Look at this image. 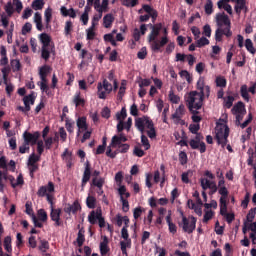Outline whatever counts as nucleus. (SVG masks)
I'll return each instance as SVG.
<instances>
[{
	"label": "nucleus",
	"mask_w": 256,
	"mask_h": 256,
	"mask_svg": "<svg viewBox=\"0 0 256 256\" xmlns=\"http://www.w3.org/2000/svg\"><path fill=\"white\" fill-rule=\"evenodd\" d=\"M215 137L218 145L222 148L227 145V138L229 137V126L227 125V115L220 118L215 127Z\"/></svg>",
	"instance_id": "f257e3e1"
},
{
	"label": "nucleus",
	"mask_w": 256,
	"mask_h": 256,
	"mask_svg": "<svg viewBox=\"0 0 256 256\" xmlns=\"http://www.w3.org/2000/svg\"><path fill=\"white\" fill-rule=\"evenodd\" d=\"M40 43L42 44L41 48V57L45 61H49L51 55L55 57V44L51 39V36L47 33H42L38 36Z\"/></svg>",
	"instance_id": "f03ea898"
},
{
	"label": "nucleus",
	"mask_w": 256,
	"mask_h": 256,
	"mask_svg": "<svg viewBox=\"0 0 256 256\" xmlns=\"http://www.w3.org/2000/svg\"><path fill=\"white\" fill-rule=\"evenodd\" d=\"M88 6L94 5L95 11H97L98 14L94 15L92 19V26L97 27L99 21H101L103 17V13H107L109 9V0H86Z\"/></svg>",
	"instance_id": "7ed1b4c3"
},
{
	"label": "nucleus",
	"mask_w": 256,
	"mask_h": 256,
	"mask_svg": "<svg viewBox=\"0 0 256 256\" xmlns=\"http://www.w3.org/2000/svg\"><path fill=\"white\" fill-rule=\"evenodd\" d=\"M135 127L142 134L147 133L150 139H155L157 137V133L155 132V126H153V121L149 119V117H141L135 120Z\"/></svg>",
	"instance_id": "20e7f679"
},
{
	"label": "nucleus",
	"mask_w": 256,
	"mask_h": 256,
	"mask_svg": "<svg viewBox=\"0 0 256 256\" xmlns=\"http://www.w3.org/2000/svg\"><path fill=\"white\" fill-rule=\"evenodd\" d=\"M203 99H205V96L201 95L198 91H191L186 94L185 100L189 111H191V113L199 111V109L203 107Z\"/></svg>",
	"instance_id": "39448f33"
},
{
	"label": "nucleus",
	"mask_w": 256,
	"mask_h": 256,
	"mask_svg": "<svg viewBox=\"0 0 256 256\" xmlns=\"http://www.w3.org/2000/svg\"><path fill=\"white\" fill-rule=\"evenodd\" d=\"M163 28V25L156 24L151 25V32L148 35V42L150 43V47L152 51H159V33H161V29Z\"/></svg>",
	"instance_id": "423d86ee"
},
{
	"label": "nucleus",
	"mask_w": 256,
	"mask_h": 256,
	"mask_svg": "<svg viewBox=\"0 0 256 256\" xmlns=\"http://www.w3.org/2000/svg\"><path fill=\"white\" fill-rule=\"evenodd\" d=\"M39 197H46L48 203L53 205V199H55V184L53 182H48L47 186H41L37 192Z\"/></svg>",
	"instance_id": "0eeeda50"
},
{
	"label": "nucleus",
	"mask_w": 256,
	"mask_h": 256,
	"mask_svg": "<svg viewBox=\"0 0 256 256\" xmlns=\"http://www.w3.org/2000/svg\"><path fill=\"white\" fill-rule=\"evenodd\" d=\"M114 86L109 82V80L104 79L103 82L98 83L97 85V95L99 99H107V95L111 94Z\"/></svg>",
	"instance_id": "6e6552de"
},
{
	"label": "nucleus",
	"mask_w": 256,
	"mask_h": 256,
	"mask_svg": "<svg viewBox=\"0 0 256 256\" xmlns=\"http://www.w3.org/2000/svg\"><path fill=\"white\" fill-rule=\"evenodd\" d=\"M196 225L197 219L193 216L187 218L184 215H182V221L179 222V226L182 227L185 233H192L193 231H195Z\"/></svg>",
	"instance_id": "1a4fd4ad"
},
{
	"label": "nucleus",
	"mask_w": 256,
	"mask_h": 256,
	"mask_svg": "<svg viewBox=\"0 0 256 256\" xmlns=\"http://www.w3.org/2000/svg\"><path fill=\"white\" fill-rule=\"evenodd\" d=\"M232 113L236 117V125H240L246 113L245 105L243 102H238L236 105H234L232 108Z\"/></svg>",
	"instance_id": "9d476101"
},
{
	"label": "nucleus",
	"mask_w": 256,
	"mask_h": 256,
	"mask_svg": "<svg viewBox=\"0 0 256 256\" xmlns=\"http://www.w3.org/2000/svg\"><path fill=\"white\" fill-rule=\"evenodd\" d=\"M196 88L198 93L202 95V97H209L211 95V88L209 85L205 84V78L204 77H199L197 83H196Z\"/></svg>",
	"instance_id": "9b49d317"
},
{
	"label": "nucleus",
	"mask_w": 256,
	"mask_h": 256,
	"mask_svg": "<svg viewBox=\"0 0 256 256\" xmlns=\"http://www.w3.org/2000/svg\"><path fill=\"white\" fill-rule=\"evenodd\" d=\"M3 178L6 181H9L11 187H13V189H16V187H23L25 180L23 179V174H18V176L13 177L11 175H7L6 173H4Z\"/></svg>",
	"instance_id": "f8f14e48"
},
{
	"label": "nucleus",
	"mask_w": 256,
	"mask_h": 256,
	"mask_svg": "<svg viewBox=\"0 0 256 256\" xmlns=\"http://www.w3.org/2000/svg\"><path fill=\"white\" fill-rule=\"evenodd\" d=\"M190 147L192 149H199L200 153H205L207 150L205 143L203 142V136L200 134H197L195 139L190 140Z\"/></svg>",
	"instance_id": "ddd939ff"
},
{
	"label": "nucleus",
	"mask_w": 256,
	"mask_h": 256,
	"mask_svg": "<svg viewBox=\"0 0 256 256\" xmlns=\"http://www.w3.org/2000/svg\"><path fill=\"white\" fill-rule=\"evenodd\" d=\"M127 141V136L123 134H118L112 137L110 147L113 149H118L121 145H124Z\"/></svg>",
	"instance_id": "4468645a"
},
{
	"label": "nucleus",
	"mask_w": 256,
	"mask_h": 256,
	"mask_svg": "<svg viewBox=\"0 0 256 256\" xmlns=\"http://www.w3.org/2000/svg\"><path fill=\"white\" fill-rule=\"evenodd\" d=\"M200 183L204 191L210 189L211 193H217V183L215 181L209 180V178H202Z\"/></svg>",
	"instance_id": "2eb2a0df"
},
{
	"label": "nucleus",
	"mask_w": 256,
	"mask_h": 256,
	"mask_svg": "<svg viewBox=\"0 0 256 256\" xmlns=\"http://www.w3.org/2000/svg\"><path fill=\"white\" fill-rule=\"evenodd\" d=\"M215 19L218 27L222 28L223 25L226 27H231V20H229V16L225 15V13L216 14Z\"/></svg>",
	"instance_id": "dca6fc26"
},
{
	"label": "nucleus",
	"mask_w": 256,
	"mask_h": 256,
	"mask_svg": "<svg viewBox=\"0 0 256 256\" xmlns=\"http://www.w3.org/2000/svg\"><path fill=\"white\" fill-rule=\"evenodd\" d=\"M39 135V132H34L33 134L25 132L23 134L24 141L28 145H35V143H37V139H39Z\"/></svg>",
	"instance_id": "f3484780"
},
{
	"label": "nucleus",
	"mask_w": 256,
	"mask_h": 256,
	"mask_svg": "<svg viewBox=\"0 0 256 256\" xmlns=\"http://www.w3.org/2000/svg\"><path fill=\"white\" fill-rule=\"evenodd\" d=\"M102 212L101 208H97L96 211H91L88 215V221L91 225H95L97 221L101 218Z\"/></svg>",
	"instance_id": "a211bd4d"
},
{
	"label": "nucleus",
	"mask_w": 256,
	"mask_h": 256,
	"mask_svg": "<svg viewBox=\"0 0 256 256\" xmlns=\"http://www.w3.org/2000/svg\"><path fill=\"white\" fill-rule=\"evenodd\" d=\"M65 213L71 215V213L75 214L77 211H81V204L78 201H75L72 205L68 204L64 208Z\"/></svg>",
	"instance_id": "6ab92c4d"
},
{
	"label": "nucleus",
	"mask_w": 256,
	"mask_h": 256,
	"mask_svg": "<svg viewBox=\"0 0 256 256\" xmlns=\"http://www.w3.org/2000/svg\"><path fill=\"white\" fill-rule=\"evenodd\" d=\"M234 9H235L237 15H241L242 11H243V13H247V11H248V9H247V2L245 0L238 1L235 4Z\"/></svg>",
	"instance_id": "aec40b11"
},
{
	"label": "nucleus",
	"mask_w": 256,
	"mask_h": 256,
	"mask_svg": "<svg viewBox=\"0 0 256 256\" xmlns=\"http://www.w3.org/2000/svg\"><path fill=\"white\" fill-rule=\"evenodd\" d=\"M77 127H78L77 136L79 137V135H81L83 131H87V118L85 117L78 118Z\"/></svg>",
	"instance_id": "412c9836"
},
{
	"label": "nucleus",
	"mask_w": 256,
	"mask_h": 256,
	"mask_svg": "<svg viewBox=\"0 0 256 256\" xmlns=\"http://www.w3.org/2000/svg\"><path fill=\"white\" fill-rule=\"evenodd\" d=\"M60 12L63 17H71L72 19H75V17H77V12L73 8L67 9V7L62 6L60 8Z\"/></svg>",
	"instance_id": "4be33fe9"
},
{
	"label": "nucleus",
	"mask_w": 256,
	"mask_h": 256,
	"mask_svg": "<svg viewBox=\"0 0 256 256\" xmlns=\"http://www.w3.org/2000/svg\"><path fill=\"white\" fill-rule=\"evenodd\" d=\"M25 111H31V105L35 104V94H30L23 98Z\"/></svg>",
	"instance_id": "5701e85b"
},
{
	"label": "nucleus",
	"mask_w": 256,
	"mask_h": 256,
	"mask_svg": "<svg viewBox=\"0 0 256 256\" xmlns=\"http://www.w3.org/2000/svg\"><path fill=\"white\" fill-rule=\"evenodd\" d=\"M45 27L51 29V19H53V9L47 8L44 12Z\"/></svg>",
	"instance_id": "b1692460"
},
{
	"label": "nucleus",
	"mask_w": 256,
	"mask_h": 256,
	"mask_svg": "<svg viewBox=\"0 0 256 256\" xmlns=\"http://www.w3.org/2000/svg\"><path fill=\"white\" fill-rule=\"evenodd\" d=\"M33 22L35 23L38 31H43V17L41 16V13L36 12L34 14Z\"/></svg>",
	"instance_id": "393cba45"
},
{
	"label": "nucleus",
	"mask_w": 256,
	"mask_h": 256,
	"mask_svg": "<svg viewBox=\"0 0 256 256\" xmlns=\"http://www.w3.org/2000/svg\"><path fill=\"white\" fill-rule=\"evenodd\" d=\"M51 219L56 223L57 226L61 225V209H52Z\"/></svg>",
	"instance_id": "a878e982"
},
{
	"label": "nucleus",
	"mask_w": 256,
	"mask_h": 256,
	"mask_svg": "<svg viewBox=\"0 0 256 256\" xmlns=\"http://www.w3.org/2000/svg\"><path fill=\"white\" fill-rule=\"evenodd\" d=\"M100 253L101 255H107V253H109V240L106 236L103 237L100 243Z\"/></svg>",
	"instance_id": "bb28decb"
},
{
	"label": "nucleus",
	"mask_w": 256,
	"mask_h": 256,
	"mask_svg": "<svg viewBox=\"0 0 256 256\" xmlns=\"http://www.w3.org/2000/svg\"><path fill=\"white\" fill-rule=\"evenodd\" d=\"M114 21L115 17H113V14H107L103 18V25L106 29H111Z\"/></svg>",
	"instance_id": "cd10ccee"
},
{
	"label": "nucleus",
	"mask_w": 256,
	"mask_h": 256,
	"mask_svg": "<svg viewBox=\"0 0 256 256\" xmlns=\"http://www.w3.org/2000/svg\"><path fill=\"white\" fill-rule=\"evenodd\" d=\"M90 179H91V168L89 167V164H86L83 178H82V187L84 185H87V183L89 182Z\"/></svg>",
	"instance_id": "c85d7f7f"
},
{
	"label": "nucleus",
	"mask_w": 256,
	"mask_h": 256,
	"mask_svg": "<svg viewBox=\"0 0 256 256\" xmlns=\"http://www.w3.org/2000/svg\"><path fill=\"white\" fill-rule=\"evenodd\" d=\"M185 115V105L181 104L172 115L173 119L179 121Z\"/></svg>",
	"instance_id": "c756f323"
},
{
	"label": "nucleus",
	"mask_w": 256,
	"mask_h": 256,
	"mask_svg": "<svg viewBox=\"0 0 256 256\" xmlns=\"http://www.w3.org/2000/svg\"><path fill=\"white\" fill-rule=\"evenodd\" d=\"M51 73V67L44 65L39 69V76L41 80H47V75Z\"/></svg>",
	"instance_id": "7c9ffc66"
},
{
	"label": "nucleus",
	"mask_w": 256,
	"mask_h": 256,
	"mask_svg": "<svg viewBox=\"0 0 256 256\" xmlns=\"http://www.w3.org/2000/svg\"><path fill=\"white\" fill-rule=\"evenodd\" d=\"M91 9V6L87 5L85 6L84 12L80 17V21H82L83 25H87L89 23V10Z\"/></svg>",
	"instance_id": "2f4dec72"
},
{
	"label": "nucleus",
	"mask_w": 256,
	"mask_h": 256,
	"mask_svg": "<svg viewBox=\"0 0 256 256\" xmlns=\"http://www.w3.org/2000/svg\"><path fill=\"white\" fill-rule=\"evenodd\" d=\"M92 185L94 187H97L98 189L103 188V185H105V178H101V177H94L92 179Z\"/></svg>",
	"instance_id": "473e14b6"
},
{
	"label": "nucleus",
	"mask_w": 256,
	"mask_h": 256,
	"mask_svg": "<svg viewBox=\"0 0 256 256\" xmlns=\"http://www.w3.org/2000/svg\"><path fill=\"white\" fill-rule=\"evenodd\" d=\"M120 245H121V251L123 255H127V249H130L131 247V239H126L124 241H121Z\"/></svg>",
	"instance_id": "72a5a7b5"
},
{
	"label": "nucleus",
	"mask_w": 256,
	"mask_h": 256,
	"mask_svg": "<svg viewBox=\"0 0 256 256\" xmlns=\"http://www.w3.org/2000/svg\"><path fill=\"white\" fill-rule=\"evenodd\" d=\"M168 99L170 103H174L175 105H178V103L181 101V98L173 92V90L169 91Z\"/></svg>",
	"instance_id": "f704fd0d"
},
{
	"label": "nucleus",
	"mask_w": 256,
	"mask_h": 256,
	"mask_svg": "<svg viewBox=\"0 0 256 256\" xmlns=\"http://www.w3.org/2000/svg\"><path fill=\"white\" fill-rule=\"evenodd\" d=\"M86 205L89 209H95L97 199L94 196L89 195L86 199Z\"/></svg>",
	"instance_id": "c9c22d12"
},
{
	"label": "nucleus",
	"mask_w": 256,
	"mask_h": 256,
	"mask_svg": "<svg viewBox=\"0 0 256 256\" xmlns=\"http://www.w3.org/2000/svg\"><path fill=\"white\" fill-rule=\"evenodd\" d=\"M95 35V26L91 25V27L86 30V39L88 41H93V39H95Z\"/></svg>",
	"instance_id": "e433bc0d"
},
{
	"label": "nucleus",
	"mask_w": 256,
	"mask_h": 256,
	"mask_svg": "<svg viewBox=\"0 0 256 256\" xmlns=\"http://www.w3.org/2000/svg\"><path fill=\"white\" fill-rule=\"evenodd\" d=\"M245 47L249 53H251L252 55H255L256 49H255V46H253V41L251 39H246Z\"/></svg>",
	"instance_id": "4c0bfd02"
},
{
	"label": "nucleus",
	"mask_w": 256,
	"mask_h": 256,
	"mask_svg": "<svg viewBox=\"0 0 256 256\" xmlns=\"http://www.w3.org/2000/svg\"><path fill=\"white\" fill-rule=\"evenodd\" d=\"M121 4L124 5V7H137L139 5V0H121Z\"/></svg>",
	"instance_id": "58836bf2"
},
{
	"label": "nucleus",
	"mask_w": 256,
	"mask_h": 256,
	"mask_svg": "<svg viewBox=\"0 0 256 256\" xmlns=\"http://www.w3.org/2000/svg\"><path fill=\"white\" fill-rule=\"evenodd\" d=\"M116 118L118 122H123L127 119V109L123 107L120 112L116 114Z\"/></svg>",
	"instance_id": "ea45409f"
},
{
	"label": "nucleus",
	"mask_w": 256,
	"mask_h": 256,
	"mask_svg": "<svg viewBox=\"0 0 256 256\" xmlns=\"http://www.w3.org/2000/svg\"><path fill=\"white\" fill-rule=\"evenodd\" d=\"M4 249L7 251V253H11L13 251V248L11 247V237L6 236L4 238Z\"/></svg>",
	"instance_id": "a19ab883"
},
{
	"label": "nucleus",
	"mask_w": 256,
	"mask_h": 256,
	"mask_svg": "<svg viewBox=\"0 0 256 256\" xmlns=\"http://www.w3.org/2000/svg\"><path fill=\"white\" fill-rule=\"evenodd\" d=\"M73 101H74L76 107H79V105H84V103H85V100L81 97V92H77L74 95Z\"/></svg>",
	"instance_id": "79ce46f5"
},
{
	"label": "nucleus",
	"mask_w": 256,
	"mask_h": 256,
	"mask_svg": "<svg viewBox=\"0 0 256 256\" xmlns=\"http://www.w3.org/2000/svg\"><path fill=\"white\" fill-rule=\"evenodd\" d=\"M213 215H215V212H213V210H204L203 223L211 221V219H213Z\"/></svg>",
	"instance_id": "37998d69"
},
{
	"label": "nucleus",
	"mask_w": 256,
	"mask_h": 256,
	"mask_svg": "<svg viewBox=\"0 0 256 256\" xmlns=\"http://www.w3.org/2000/svg\"><path fill=\"white\" fill-rule=\"evenodd\" d=\"M179 75L182 79H186L188 83H192L193 77H191V74L187 70H182L179 72Z\"/></svg>",
	"instance_id": "c03bdc74"
},
{
	"label": "nucleus",
	"mask_w": 256,
	"mask_h": 256,
	"mask_svg": "<svg viewBox=\"0 0 256 256\" xmlns=\"http://www.w3.org/2000/svg\"><path fill=\"white\" fill-rule=\"evenodd\" d=\"M39 250L42 253H47L49 251V242L47 240H40Z\"/></svg>",
	"instance_id": "a18cd8bd"
},
{
	"label": "nucleus",
	"mask_w": 256,
	"mask_h": 256,
	"mask_svg": "<svg viewBox=\"0 0 256 256\" xmlns=\"http://www.w3.org/2000/svg\"><path fill=\"white\" fill-rule=\"evenodd\" d=\"M45 5V3L43 2V0H35L33 3H32V8L35 10V11H41V9H43V6Z\"/></svg>",
	"instance_id": "49530a36"
},
{
	"label": "nucleus",
	"mask_w": 256,
	"mask_h": 256,
	"mask_svg": "<svg viewBox=\"0 0 256 256\" xmlns=\"http://www.w3.org/2000/svg\"><path fill=\"white\" fill-rule=\"evenodd\" d=\"M141 144L146 151L151 149V144H149V139L144 134L141 135Z\"/></svg>",
	"instance_id": "de8ad7c7"
},
{
	"label": "nucleus",
	"mask_w": 256,
	"mask_h": 256,
	"mask_svg": "<svg viewBox=\"0 0 256 256\" xmlns=\"http://www.w3.org/2000/svg\"><path fill=\"white\" fill-rule=\"evenodd\" d=\"M216 85L217 87H227V79L223 76L216 77Z\"/></svg>",
	"instance_id": "09e8293b"
},
{
	"label": "nucleus",
	"mask_w": 256,
	"mask_h": 256,
	"mask_svg": "<svg viewBox=\"0 0 256 256\" xmlns=\"http://www.w3.org/2000/svg\"><path fill=\"white\" fill-rule=\"evenodd\" d=\"M204 9L206 15H211L213 13V2L211 0H207Z\"/></svg>",
	"instance_id": "8fccbe9b"
},
{
	"label": "nucleus",
	"mask_w": 256,
	"mask_h": 256,
	"mask_svg": "<svg viewBox=\"0 0 256 256\" xmlns=\"http://www.w3.org/2000/svg\"><path fill=\"white\" fill-rule=\"evenodd\" d=\"M33 29V25L31 22H26L22 27V35H27V33H31V30Z\"/></svg>",
	"instance_id": "3c124183"
},
{
	"label": "nucleus",
	"mask_w": 256,
	"mask_h": 256,
	"mask_svg": "<svg viewBox=\"0 0 256 256\" xmlns=\"http://www.w3.org/2000/svg\"><path fill=\"white\" fill-rule=\"evenodd\" d=\"M13 7H14V5L11 2H8L6 4L5 11H6L8 17H11V15H13V13H15V8H13Z\"/></svg>",
	"instance_id": "603ef678"
},
{
	"label": "nucleus",
	"mask_w": 256,
	"mask_h": 256,
	"mask_svg": "<svg viewBox=\"0 0 256 256\" xmlns=\"http://www.w3.org/2000/svg\"><path fill=\"white\" fill-rule=\"evenodd\" d=\"M196 45L197 47H205V45H209V39L205 38V37H201L196 39Z\"/></svg>",
	"instance_id": "864d4df0"
},
{
	"label": "nucleus",
	"mask_w": 256,
	"mask_h": 256,
	"mask_svg": "<svg viewBox=\"0 0 256 256\" xmlns=\"http://www.w3.org/2000/svg\"><path fill=\"white\" fill-rule=\"evenodd\" d=\"M71 31H73V22L66 21L65 27H64L65 35H71Z\"/></svg>",
	"instance_id": "5fc2aeb1"
},
{
	"label": "nucleus",
	"mask_w": 256,
	"mask_h": 256,
	"mask_svg": "<svg viewBox=\"0 0 256 256\" xmlns=\"http://www.w3.org/2000/svg\"><path fill=\"white\" fill-rule=\"evenodd\" d=\"M233 101H235V98L233 96H228L227 98H225L224 100V106L227 109H231V107H233Z\"/></svg>",
	"instance_id": "6e6d98bb"
},
{
	"label": "nucleus",
	"mask_w": 256,
	"mask_h": 256,
	"mask_svg": "<svg viewBox=\"0 0 256 256\" xmlns=\"http://www.w3.org/2000/svg\"><path fill=\"white\" fill-rule=\"evenodd\" d=\"M13 5L17 13H21V11H23V3L21 0H13Z\"/></svg>",
	"instance_id": "4d7b16f0"
},
{
	"label": "nucleus",
	"mask_w": 256,
	"mask_h": 256,
	"mask_svg": "<svg viewBox=\"0 0 256 256\" xmlns=\"http://www.w3.org/2000/svg\"><path fill=\"white\" fill-rule=\"evenodd\" d=\"M38 86L40 87L43 93H47L49 91V86L47 85V80H41L38 82Z\"/></svg>",
	"instance_id": "13d9d810"
},
{
	"label": "nucleus",
	"mask_w": 256,
	"mask_h": 256,
	"mask_svg": "<svg viewBox=\"0 0 256 256\" xmlns=\"http://www.w3.org/2000/svg\"><path fill=\"white\" fill-rule=\"evenodd\" d=\"M117 33V30H112L111 33L109 34H105L104 35V41H108L109 43H111V41H113L115 39V35Z\"/></svg>",
	"instance_id": "bf43d9fd"
},
{
	"label": "nucleus",
	"mask_w": 256,
	"mask_h": 256,
	"mask_svg": "<svg viewBox=\"0 0 256 256\" xmlns=\"http://www.w3.org/2000/svg\"><path fill=\"white\" fill-rule=\"evenodd\" d=\"M205 210L211 211L210 209H217V201L211 200L210 203L204 204Z\"/></svg>",
	"instance_id": "052dcab7"
},
{
	"label": "nucleus",
	"mask_w": 256,
	"mask_h": 256,
	"mask_svg": "<svg viewBox=\"0 0 256 256\" xmlns=\"http://www.w3.org/2000/svg\"><path fill=\"white\" fill-rule=\"evenodd\" d=\"M241 95L245 101H249V92L247 90V85L241 87Z\"/></svg>",
	"instance_id": "680f3d73"
},
{
	"label": "nucleus",
	"mask_w": 256,
	"mask_h": 256,
	"mask_svg": "<svg viewBox=\"0 0 256 256\" xmlns=\"http://www.w3.org/2000/svg\"><path fill=\"white\" fill-rule=\"evenodd\" d=\"M11 67L13 71H20L21 70V62L19 60H12Z\"/></svg>",
	"instance_id": "e2e57ef3"
},
{
	"label": "nucleus",
	"mask_w": 256,
	"mask_h": 256,
	"mask_svg": "<svg viewBox=\"0 0 256 256\" xmlns=\"http://www.w3.org/2000/svg\"><path fill=\"white\" fill-rule=\"evenodd\" d=\"M143 215V208L137 207L133 211V217L134 219H139Z\"/></svg>",
	"instance_id": "0e129e2a"
},
{
	"label": "nucleus",
	"mask_w": 256,
	"mask_h": 256,
	"mask_svg": "<svg viewBox=\"0 0 256 256\" xmlns=\"http://www.w3.org/2000/svg\"><path fill=\"white\" fill-rule=\"evenodd\" d=\"M37 161H39V156L32 154L28 159V165H37Z\"/></svg>",
	"instance_id": "69168bd1"
},
{
	"label": "nucleus",
	"mask_w": 256,
	"mask_h": 256,
	"mask_svg": "<svg viewBox=\"0 0 256 256\" xmlns=\"http://www.w3.org/2000/svg\"><path fill=\"white\" fill-rule=\"evenodd\" d=\"M223 35H224L223 34V28L218 27L216 32H215V40L218 41V42L221 41Z\"/></svg>",
	"instance_id": "338daca9"
},
{
	"label": "nucleus",
	"mask_w": 256,
	"mask_h": 256,
	"mask_svg": "<svg viewBox=\"0 0 256 256\" xmlns=\"http://www.w3.org/2000/svg\"><path fill=\"white\" fill-rule=\"evenodd\" d=\"M62 158L64 161H66L67 163H71V151L69 150H65L64 153L62 154Z\"/></svg>",
	"instance_id": "774afa93"
}]
</instances>
